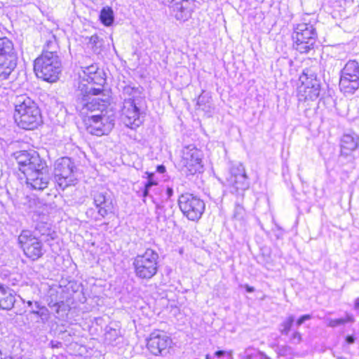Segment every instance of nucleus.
I'll return each mask as SVG.
<instances>
[{
	"label": "nucleus",
	"mask_w": 359,
	"mask_h": 359,
	"mask_svg": "<svg viewBox=\"0 0 359 359\" xmlns=\"http://www.w3.org/2000/svg\"><path fill=\"white\" fill-rule=\"evenodd\" d=\"M243 194L241 198H238L234 207L233 218L238 221H243L246 217V211L242 203Z\"/></svg>",
	"instance_id": "30"
},
{
	"label": "nucleus",
	"mask_w": 359,
	"mask_h": 359,
	"mask_svg": "<svg viewBox=\"0 0 359 359\" xmlns=\"http://www.w3.org/2000/svg\"><path fill=\"white\" fill-rule=\"evenodd\" d=\"M13 156L30 188L43 190L48 187L49 169L46 161L41 158L38 152L34 150L18 151L13 154Z\"/></svg>",
	"instance_id": "1"
},
{
	"label": "nucleus",
	"mask_w": 359,
	"mask_h": 359,
	"mask_svg": "<svg viewBox=\"0 0 359 359\" xmlns=\"http://www.w3.org/2000/svg\"><path fill=\"white\" fill-rule=\"evenodd\" d=\"M144 174L146 175V177H144L147 178V180L146 182H151V184H155V185L158 184L157 180H156L154 178L155 174L154 172H146Z\"/></svg>",
	"instance_id": "37"
},
{
	"label": "nucleus",
	"mask_w": 359,
	"mask_h": 359,
	"mask_svg": "<svg viewBox=\"0 0 359 359\" xmlns=\"http://www.w3.org/2000/svg\"><path fill=\"white\" fill-rule=\"evenodd\" d=\"M178 205L183 215L191 221L198 220L205 207L203 200L190 193H184L179 196Z\"/></svg>",
	"instance_id": "10"
},
{
	"label": "nucleus",
	"mask_w": 359,
	"mask_h": 359,
	"mask_svg": "<svg viewBox=\"0 0 359 359\" xmlns=\"http://www.w3.org/2000/svg\"><path fill=\"white\" fill-rule=\"evenodd\" d=\"M90 197L97 210V212L92 208L86 211V215L96 222L101 221L114 209L112 193L105 187H97L90 192Z\"/></svg>",
	"instance_id": "6"
},
{
	"label": "nucleus",
	"mask_w": 359,
	"mask_h": 359,
	"mask_svg": "<svg viewBox=\"0 0 359 359\" xmlns=\"http://www.w3.org/2000/svg\"><path fill=\"white\" fill-rule=\"evenodd\" d=\"M34 70L38 78L50 83L55 82L62 71L61 60L53 55L50 57L41 55L34 60Z\"/></svg>",
	"instance_id": "8"
},
{
	"label": "nucleus",
	"mask_w": 359,
	"mask_h": 359,
	"mask_svg": "<svg viewBox=\"0 0 359 359\" xmlns=\"http://www.w3.org/2000/svg\"><path fill=\"white\" fill-rule=\"evenodd\" d=\"M67 305L63 301H58L56 305L53 306V309H51L57 315L56 318H58L60 316H62L63 314L61 312H65L66 309Z\"/></svg>",
	"instance_id": "34"
},
{
	"label": "nucleus",
	"mask_w": 359,
	"mask_h": 359,
	"mask_svg": "<svg viewBox=\"0 0 359 359\" xmlns=\"http://www.w3.org/2000/svg\"><path fill=\"white\" fill-rule=\"evenodd\" d=\"M116 116L113 109L102 111L101 113L91 114L84 119L87 133L93 135H108L114 128Z\"/></svg>",
	"instance_id": "4"
},
{
	"label": "nucleus",
	"mask_w": 359,
	"mask_h": 359,
	"mask_svg": "<svg viewBox=\"0 0 359 359\" xmlns=\"http://www.w3.org/2000/svg\"><path fill=\"white\" fill-rule=\"evenodd\" d=\"M18 61V54L13 42L7 37H0V81L11 78Z\"/></svg>",
	"instance_id": "5"
},
{
	"label": "nucleus",
	"mask_w": 359,
	"mask_h": 359,
	"mask_svg": "<svg viewBox=\"0 0 359 359\" xmlns=\"http://www.w3.org/2000/svg\"><path fill=\"white\" fill-rule=\"evenodd\" d=\"M31 314L34 315L36 317L39 318V320H37L38 323H41L42 324H46L48 322L50 318V313L47 307L44 306L37 311H29Z\"/></svg>",
	"instance_id": "31"
},
{
	"label": "nucleus",
	"mask_w": 359,
	"mask_h": 359,
	"mask_svg": "<svg viewBox=\"0 0 359 359\" xmlns=\"http://www.w3.org/2000/svg\"><path fill=\"white\" fill-rule=\"evenodd\" d=\"M33 233L39 236L43 237L41 240L44 242L53 241L57 238V233L53 230L50 225L45 222H39L36 224L34 231H32Z\"/></svg>",
	"instance_id": "22"
},
{
	"label": "nucleus",
	"mask_w": 359,
	"mask_h": 359,
	"mask_svg": "<svg viewBox=\"0 0 359 359\" xmlns=\"http://www.w3.org/2000/svg\"><path fill=\"white\" fill-rule=\"evenodd\" d=\"M27 306L30 309V311H37L41 309L42 307H44L45 306L43 305L40 302L35 301H27Z\"/></svg>",
	"instance_id": "36"
},
{
	"label": "nucleus",
	"mask_w": 359,
	"mask_h": 359,
	"mask_svg": "<svg viewBox=\"0 0 359 359\" xmlns=\"http://www.w3.org/2000/svg\"><path fill=\"white\" fill-rule=\"evenodd\" d=\"M163 209H164V207L163 206V208L161 210H158L160 212L159 218L158 219V217H156V219L158 220H159L161 217H163L164 220L166 219L167 216L165 214V211Z\"/></svg>",
	"instance_id": "48"
},
{
	"label": "nucleus",
	"mask_w": 359,
	"mask_h": 359,
	"mask_svg": "<svg viewBox=\"0 0 359 359\" xmlns=\"http://www.w3.org/2000/svg\"><path fill=\"white\" fill-rule=\"evenodd\" d=\"M295 320V316L294 315H289L287 316L283 321L279 325V332L282 335H288L292 327L294 325Z\"/></svg>",
	"instance_id": "29"
},
{
	"label": "nucleus",
	"mask_w": 359,
	"mask_h": 359,
	"mask_svg": "<svg viewBox=\"0 0 359 359\" xmlns=\"http://www.w3.org/2000/svg\"><path fill=\"white\" fill-rule=\"evenodd\" d=\"M210 97L208 93H205L204 90L202 91V93L198 96L196 104L201 107H206L207 104L210 102Z\"/></svg>",
	"instance_id": "33"
},
{
	"label": "nucleus",
	"mask_w": 359,
	"mask_h": 359,
	"mask_svg": "<svg viewBox=\"0 0 359 359\" xmlns=\"http://www.w3.org/2000/svg\"><path fill=\"white\" fill-rule=\"evenodd\" d=\"M227 181L236 189L244 191L249 187L248 177L242 163H236L231 165Z\"/></svg>",
	"instance_id": "18"
},
{
	"label": "nucleus",
	"mask_w": 359,
	"mask_h": 359,
	"mask_svg": "<svg viewBox=\"0 0 359 359\" xmlns=\"http://www.w3.org/2000/svg\"><path fill=\"white\" fill-rule=\"evenodd\" d=\"M257 356L259 359H270L269 357H268L264 352L262 351H257Z\"/></svg>",
	"instance_id": "45"
},
{
	"label": "nucleus",
	"mask_w": 359,
	"mask_h": 359,
	"mask_svg": "<svg viewBox=\"0 0 359 359\" xmlns=\"http://www.w3.org/2000/svg\"><path fill=\"white\" fill-rule=\"evenodd\" d=\"M137 196L142 198V202L144 203H146L147 198H149L151 200L152 203L156 206V214H157V217L158 219L160 212L158 210H161L163 208V205L156 201V198L154 197L153 195L150 194L149 191H148V190L140 188V189L138 191H137Z\"/></svg>",
	"instance_id": "27"
},
{
	"label": "nucleus",
	"mask_w": 359,
	"mask_h": 359,
	"mask_svg": "<svg viewBox=\"0 0 359 359\" xmlns=\"http://www.w3.org/2000/svg\"><path fill=\"white\" fill-rule=\"evenodd\" d=\"M281 236H282V234H281V233H280V234H277V235H276V236H277V238H279Z\"/></svg>",
	"instance_id": "53"
},
{
	"label": "nucleus",
	"mask_w": 359,
	"mask_h": 359,
	"mask_svg": "<svg viewBox=\"0 0 359 359\" xmlns=\"http://www.w3.org/2000/svg\"><path fill=\"white\" fill-rule=\"evenodd\" d=\"M147 346L155 355H165L168 348L171 347L172 339L163 331L156 330L147 339Z\"/></svg>",
	"instance_id": "16"
},
{
	"label": "nucleus",
	"mask_w": 359,
	"mask_h": 359,
	"mask_svg": "<svg viewBox=\"0 0 359 359\" xmlns=\"http://www.w3.org/2000/svg\"><path fill=\"white\" fill-rule=\"evenodd\" d=\"M291 341L292 343L299 344L302 341V335L299 332L294 331L291 336Z\"/></svg>",
	"instance_id": "39"
},
{
	"label": "nucleus",
	"mask_w": 359,
	"mask_h": 359,
	"mask_svg": "<svg viewBox=\"0 0 359 359\" xmlns=\"http://www.w3.org/2000/svg\"><path fill=\"white\" fill-rule=\"evenodd\" d=\"M355 341V337L353 334L347 335L345 338V341L347 344H353Z\"/></svg>",
	"instance_id": "42"
},
{
	"label": "nucleus",
	"mask_w": 359,
	"mask_h": 359,
	"mask_svg": "<svg viewBox=\"0 0 359 359\" xmlns=\"http://www.w3.org/2000/svg\"><path fill=\"white\" fill-rule=\"evenodd\" d=\"M4 287H5V286H4V285H3L0 284V295H1V294H2V291H3V290L4 289Z\"/></svg>",
	"instance_id": "51"
},
{
	"label": "nucleus",
	"mask_w": 359,
	"mask_h": 359,
	"mask_svg": "<svg viewBox=\"0 0 359 359\" xmlns=\"http://www.w3.org/2000/svg\"><path fill=\"white\" fill-rule=\"evenodd\" d=\"M318 34L313 25L298 24L292 34L294 48L300 53H308L314 49Z\"/></svg>",
	"instance_id": "9"
},
{
	"label": "nucleus",
	"mask_w": 359,
	"mask_h": 359,
	"mask_svg": "<svg viewBox=\"0 0 359 359\" xmlns=\"http://www.w3.org/2000/svg\"><path fill=\"white\" fill-rule=\"evenodd\" d=\"M138 103L130 100H125L121 108V116L125 125L132 129L139 127L142 123L140 118Z\"/></svg>",
	"instance_id": "17"
},
{
	"label": "nucleus",
	"mask_w": 359,
	"mask_h": 359,
	"mask_svg": "<svg viewBox=\"0 0 359 359\" xmlns=\"http://www.w3.org/2000/svg\"><path fill=\"white\" fill-rule=\"evenodd\" d=\"M354 309L358 310L359 309V297L355 299L354 302Z\"/></svg>",
	"instance_id": "50"
},
{
	"label": "nucleus",
	"mask_w": 359,
	"mask_h": 359,
	"mask_svg": "<svg viewBox=\"0 0 359 359\" xmlns=\"http://www.w3.org/2000/svg\"><path fill=\"white\" fill-rule=\"evenodd\" d=\"M15 302V297L13 290L8 287H5L0 295V308L4 310H11Z\"/></svg>",
	"instance_id": "23"
},
{
	"label": "nucleus",
	"mask_w": 359,
	"mask_h": 359,
	"mask_svg": "<svg viewBox=\"0 0 359 359\" xmlns=\"http://www.w3.org/2000/svg\"><path fill=\"white\" fill-rule=\"evenodd\" d=\"M327 326L330 327H336L346 323H353L355 321L353 315L346 313V318L337 319H328Z\"/></svg>",
	"instance_id": "32"
},
{
	"label": "nucleus",
	"mask_w": 359,
	"mask_h": 359,
	"mask_svg": "<svg viewBox=\"0 0 359 359\" xmlns=\"http://www.w3.org/2000/svg\"><path fill=\"white\" fill-rule=\"evenodd\" d=\"M359 144V136L355 133L344 134L341 139V154L348 156Z\"/></svg>",
	"instance_id": "21"
},
{
	"label": "nucleus",
	"mask_w": 359,
	"mask_h": 359,
	"mask_svg": "<svg viewBox=\"0 0 359 359\" xmlns=\"http://www.w3.org/2000/svg\"><path fill=\"white\" fill-rule=\"evenodd\" d=\"M228 355L229 357H231V353H227L226 351H222V350H219V351H217L215 353H214V355L217 358H221L222 356H224L225 355Z\"/></svg>",
	"instance_id": "41"
},
{
	"label": "nucleus",
	"mask_w": 359,
	"mask_h": 359,
	"mask_svg": "<svg viewBox=\"0 0 359 359\" xmlns=\"http://www.w3.org/2000/svg\"><path fill=\"white\" fill-rule=\"evenodd\" d=\"M104 74L102 70L97 72L95 74H92L88 76L87 78H84V80L86 81L88 83L81 82L79 84L89 86L93 88L91 91L92 94L100 95L103 91V86L106 83V79L104 77Z\"/></svg>",
	"instance_id": "20"
},
{
	"label": "nucleus",
	"mask_w": 359,
	"mask_h": 359,
	"mask_svg": "<svg viewBox=\"0 0 359 359\" xmlns=\"http://www.w3.org/2000/svg\"><path fill=\"white\" fill-rule=\"evenodd\" d=\"M202 156V151L193 144L184 147L182 163L187 168L189 175H193L203 172Z\"/></svg>",
	"instance_id": "15"
},
{
	"label": "nucleus",
	"mask_w": 359,
	"mask_h": 359,
	"mask_svg": "<svg viewBox=\"0 0 359 359\" xmlns=\"http://www.w3.org/2000/svg\"><path fill=\"white\" fill-rule=\"evenodd\" d=\"M93 88L89 86L79 84L75 91L76 108L81 114L88 115V112L92 114L101 113L102 111L112 109L106 106V102L103 100L93 97Z\"/></svg>",
	"instance_id": "3"
},
{
	"label": "nucleus",
	"mask_w": 359,
	"mask_h": 359,
	"mask_svg": "<svg viewBox=\"0 0 359 359\" xmlns=\"http://www.w3.org/2000/svg\"><path fill=\"white\" fill-rule=\"evenodd\" d=\"M173 194V189L172 187H168L166 189V195L168 196V198H170L171 196H172Z\"/></svg>",
	"instance_id": "46"
},
{
	"label": "nucleus",
	"mask_w": 359,
	"mask_h": 359,
	"mask_svg": "<svg viewBox=\"0 0 359 359\" xmlns=\"http://www.w3.org/2000/svg\"><path fill=\"white\" fill-rule=\"evenodd\" d=\"M209 358V355H206V359H208Z\"/></svg>",
	"instance_id": "56"
},
{
	"label": "nucleus",
	"mask_w": 359,
	"mask_h": 359,
	"mask_svg": "<svg viewBox=\"0 0 359 359\" xmlns=\"http://www.w3.org/2000/svg\"><path fill=\"white\" fill-rule=\"evenodd\" d=\"M13 118L17 126L24 130H34L42 122L38 104L29 97L21 95L15 101Z\"/></svg>",
	"instance_id": "2"
},
{
	"label": "nucleus",
	"mask_w": 359,
	"mask_h": 359,
	"mask_svg": "<svg viewBox=\"0 0 359 359\" xmlns=\"http://www.w3.org/2000/svg\"><path fill=\"white\" fill-rule=\"evenodd\" d=\"M59 49L58 45L56 41V39L54 36H52L51 39L46 41L41 55H46L48 57H50L53 55L56 58H60L57 50Z\"/></svg>",
	"instance_id": "24"
},
{
	"label": "nucleus",
	"mask_w": 359,
	"mask_h": 359,
	"mask_svg": "<svg viewBox=\"0 0 359 359\" xmlns=\"http://www.w3.org/2000/svg\"><path fill=\"white\" fill-rule=\"evenodd\" d=\"M1 359H13V358L10 357V358H1Z\"/></svg>",
	"instance_id": "54"
},
{
	"label": "nucleus",
	"mask_w": 359,
	"mask_h": 359,
	"mask_svg": "<svg viewBox=\"0 0 359 359\" xmlns=\"http://www.w3.org/2000/svg\"><path fill=\"white\" fill-rule=\"evenodd\" d=\"M156 186L155 184H151V182H144V185L142 187L144 189L148 190L150 192L151 188Z\"/></svg>",
	"instance_id": "43"
},
{
	"label": "nucleus",
	"mask_w": 359,
	"mask_h": 359,
	"mask_svg": "<svg viewBox=\"0 0 359 359\" xmlns=\"http://www.w3.org/2000/svg\"><path fill=\"white\" fill-rule=\"evenodd\" d=\"M307 39H304V42H307Z\"/></svg>",
	"instance_id": "55"
},
{
	"label": "nucleus",
	"mask_w": 359,
	"mask_h": 359,
	"mask_svg": "<svg viewBox=\"0 0 359 359\" xmlns=\"http://www.w3.org/2000/svg\"><path fill=\"white\" fill-rule=\"evenodd\" d=\"M18 240L25 255L29 259L35 261L44 255L42 240L37 238V235L33 233L32 231L22 230Z\"/></svg>",
	"instance_id": "13"
},
{
	"label": "nucleus",
	"mask_w": 359,
	"mask_h": 359,
	"mask_svg": "<svg viewBox=\"0 0 359 359\" xmlns=\"http://www.w3.org/2000/svg\"><path fill=\"white\" fill-rule=\"evenodd\" d=\"M142 93L141 89L139 87L131 86L128 85L123 88V95L125 100H130L137 102V97Z\"/></svg>",
	"instance_id": "26"
},
{
	"label": "nucleus",
	"mask_w": 359,
	"mask_h": 359,
	"mask_svg": "<svg viewBox=\"0 0 359 359\" xmlns=\"http://www.w3.org/2000/svg\"><path fill=\"white\" fill-rule=\"evenodd\" d=\"M169 10L170 15L176 20L186 21L191 16L192 4L188 0H172Z\"/></svg>",
	"instance_id": "19"
},
{
	"label": "nucleus",
	"mask_w": 359,
	"mask_h": 359,
	"mask_svg": "<svg viewBox=\"0 0 359 359\" xmlns=\"http://www.w3.org/2000/svg\"><path fill=\"white\" fill-rule=\"evenodd\" d=\"M105 342L112 346H116L121 342L120 331L116 329L109 328L104 334Z\"/></svg>",
	"instance_id": "25"
},
{
	"label": "nucleus",
	"mask_w": 359,
	"mask_h": 359,
	"mask_svg": "<svg viewBox=\"0 0 359 359\" xmlns=\"http://www.w3.org/2000/svg\"><path fill=\"white\" fill-rule=\"evenodd\" d=\"M102 70L100 69L97 65H90L85 68L83 70V73L85 74L84 78H87L88 76L95 74V73H97V72H101Z\"/></svg>",
	"instance_id": "35"
},
{
	"label": "nucleus",
	"mask_w": 359,
	"mask_h": 359,
	"mask_svg": "<svg viewBox=\"0 0 359 359\" xmlns=\"http://www.w3.org/2000/svg\"><path fill=\"white\" fill-rule=\"evenodd\" d=\"M243 287L245 289L246 292L248 293H252L255 291V288L252 286H250L248 284L244 285Z\"/></svg>",
	"instance_id": "49"
},
{
	"label": "nucleus",
	"mask_w": 359,
	"mask_h": 359,
	"mask_svg": "<svg viewBox=\"0 0 359 359\" xmlns=\"http://www.w3.org/2000/svg\"><path fill=\"white\" fill-rule=\"evenodd\" d=\"M52 295L53 294H50V300L48 299V306H49L50 309H53V306H55V305H56V304L57 303V301L54 302L53 299H52Z\"/></svg>",
	"instance_id": "44"
},
{
	"label": "nucleus",
	"mask_w": 359,
	"mask_h": 359,
	"mask_svg": "<svg viewBox=\"0 0 359 359\" xmlns=\"http://www.w3.org/2000/svg\"><path fill=\"white\" fill-rule=\"evenodd\" d=\"M100 20L105 26H110L114 20V12L110 7H104L100 14Z\"/></svg>",
	"instance_id": "28"
},
{
	"label": "nucleus",
	"mask_w": 359,
	"mask_h": 359,
	"mask_svg": "<svg viewBox=\"0 0 359 359\" xmlns=\"http://www.w3.org/2000/svg\"><path fill=\"white\" fill-rule=\"evenodd\" d=\"M158 259L157 252L151 248H147L142 255H137L133 262L135 276L140 279H151L157 273Z\"/></svg>",
	"instance_id": "7"
},
{
	"label": "nucleus",
	"mask_w": 359,
	"mask_h": 359,
	"mask_svg": "<svg viewBox=\"0 0 359 359\" xmlns=\"http://www.w3.org/2000/svg\"><path fill=\"white\" fill-rule=\"evenodd\" d=\"M76 167L69 157L58 158L54 164V177L58 186L65 189L74 184L76 180L74 176Z\"/></svg>",
	"instance_id": "12"
},
{
	"label": "nucleus",
	"mask_w": 359,
	"mask_h": 359,
	"mask_svg": "<svg viewBox=\"0 0 359 359\" xmlns=\"http://www.w3.org/2000/svg\"><path fill=\"white\" fill-rule=\"evenodd\" d=\"M100 42V37L97 35H93L89 40V43L92 45L97 46Z\"/></svg>",
	"instance_id": "40"
},
{
	"label": "nucleus",
	"mask_w": 359,
	"mask_h": 359,
	"mask_svg": "<svg viewBox=\"0 0 359 359\" xmlns=\"http://www.w3.org/2000/svg\"><path fill=\"white\" fill-rule=\"evenodd\" d=\"M86 297H83V299H80V302H81V303H85V302H86Z\"/></svg>",
	"instance_id": "52"
},
{
	"label": "nucleus",
	"mask_w": 359,
	"mask_h": 359,
	"mask_svg": "<svg viewBox=\"0 0 359 359\" xmlns=\"http://www.w3.org/2000/svg\"><path fill=\"white\" fill-rule=\"evenodd\" d=\"M302 84L299 87V93L305 100H314L319 97L320 83L316 71L312 68H306L299 76Z\"/></svg>",
	"instance_id": "11"
},
{
	"label": "nucleus",
	"mask_w": 359,
	"mask_h": 359,
	"mask_svg": "<svg viewBox=\"0 0 359 359\" xmlns=\"http://www.w3.org/2000/svg\"><path fill=\"white\" fill-rule=\"evenodd\" d=\"M340 90L344 94L353 95L359 88V64L349 60L341 72Z\"/></svg>",
	"instance_id": "14"
},
{
	"label": "nucleus",
	"mask_w": 359,
	"mask_h": 359,
	"mask_svg": "<svg viewBox=\"0 0 359 359\" xmlns=\"http://www.w3.org/2000/svg\"><path fill=\"white\" fill-rule=\"evenodd\" d=\"M165 170V167L163 165H158L156 167V172L158 173H164Z\"/></svg>",
	"instance_id": "47"
},
{
	"label": "nucleus",
	"mask_w": 359,
	"mask_h": 359,
	"mask_svg": "<svg viewBox=\"0 0 359 359\" xmlns=\"http://www.w3.org/2000/svg\"><path fill=\"white\" fill-rule=\"evenodd\" d=\"M311 318V315H310V314L302 315L296 320V325L297 327H299L303 323H304L305 321L309 320Z\"/></svg>",
	"instance_id": "38"
}]
</instances>
